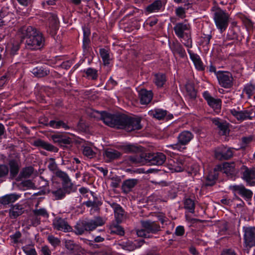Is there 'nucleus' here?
<instances>
[{
  "label": "nucleus",
  "instance_id": "obj_1",
  "mask_svg": "<svg viewBox=\"0 0 255 255\" xmlns=\"http://www.w3.org/2000/svg\"><path fill=\"white\" fill-rule=\"evenodd\" d=\"M101 119L109 127L125 129L127 131L141 128L140 118L129 117L124 114H111L103 112Z\"/></svg>",
  "mask_w": 255,
  "mask_h": 255
},
{
  "label": "nucleus",
  "instance_id": "obj_2",
  "mask_svg": "<svg viewBox=\"0 0 255 255\" xmlns=\"http://www.w3.org/2000/svg\"><path fill=\"white\" fill-rule=\"evenodd\" d=\"M18 35L21 41L25 39L27 48L31 50L39 49L44 45V38L42 34L32 26L22 27L19 29Z\"/></svg>",
  "mask_w": 255,
  "mask_h": 255
},
{
  "label": "nucleus",
  "instance_id": "obj_3",
  "mask_svg": "<svg viewBox=\"0 0 255 255\" xmlns=\"http://www.w3.org/2000/svg\"><path fill=\"white\" fill-rule=\"evenodd\" d=\"M190 25L187 21L177 23L173 28L176 35L179 38L185 40L183 43L188 48H191L192 46L190 35Z\"/></svg>",
  "mask_w": 255,
  "mask_h": 255
},
{
  "label": "nucleus",
  "instance_id": "obj_4",
  "mask_svg": "<svg viewBox=\"0 0 255 255\" xmlns=\"http://www.w3.org/2000/svg\"><path fill=\"white\" fill-rule=\"evenodd\" d=\"M243 230L244 250L249 253L251 248L255 246V227H244Z\"/></svg>",
  "mask_w": 255,
  "mask_h": 255
},
{
  "label": "nucleus",
  "instance_id": "obj_5",
  "mask_svg": "<svg viewBox=\"0 0 255 255\" xmlns=\"http://www.w3.org/2000/svg\"><path fill=\"white\" fill-rule=\"evenodd\" d=\"M214 19L217 28L221 32H223L228 26L229 15L225 11L219 9L214 13Z\"/></svg>",
  "mask_w": 255,
  "mask_h": 255
},
{
  "label": "nucleus",
  "instance_id": "obj_6",
  "mask_svg": "<svg viewBox=\"0 0 255 255\" xmlns=\"http://www.w3.org/2000/svg\"><path fill=\"white\" fill-rule=\"evenodd\" d=\"M230 113L240 122L246 120H252L255 117V113L252 109L240 110V108H238L237 109H231Z\"/></svg>",
  "mask_w": 255,
  "mask_h": 255
},
{
  "label": "nucleus",
  "instance_id": "obj_7",
  "mask_svg": "<svg viewBox=\"0 0 255 255\" xmlns=\"http://www.w3.org/2000/svg\"><path fill=\"white\" fill-rule=\"evenodd\" d=\"M166 159L165 155L161 152L146 153L145 164L161 165L165 162Z\"/></svg>",
  "mask_w": 255,
  "mask_h": 255
},
{
  "label": "nucleus",
  "instance_id": "obj_8",
  "mask_svg": "<svg viewBox=\"0 0 255 255\" xmlns=\"http://www.w3.org/2000/svg\"><path fill=\"white\" fill-rule=\"evenodd\" d=\"M216 76L221 86L225 88H230L233 86V78L230 72L218 71Z\"/></svg>",
  "mask_w": 255,
  "mask_h": 255
},
{
  "label": "nucleus",
  "instance_id": "obj_9",
  "mask_svg": "<svg viewBox=\"0 0 255 255\" xmlns=\"http://www.w3.org/2000/svg\"><path fill=\"white\" fill-rule=\"evenodd\" d=\"M214 153L215 158L220 160H228L233 155V149L224 146L217 147Z\"/></svg>",
  "mask_w": 255,
  "mask_h": 255
},
{
  "label": "nucleus",
  "instance_id": "obj_10",
  "mask_svg": "<svg viewBox=\"0 0 255 255\" xmlns=\"http://www.w3.org/2000/svg\"><path fill=\"white\" fill-rule=\"evenodd\" d=\"M123 163L129 166L145 164V154L127 156Z\"/></svg>",
  "mask_w": 255,
  "mask_h": 255
},
{
  "label": "nucleus",
  "instance_id": "obj_11",
  "mask_svg": "<svg viewBox=\"0 0 255 255\" xmlns=\"http://www.w3.org/2000/svg\"><path fill=\"white\" fill-rule=\"evenodd\" d=\"M242 178L246 181L250 186L255 185V169L254 168H248L243 166L242 168Z\"/></svg>",
  "mask_w": 255,
  "mask_h": 255
},
{
  "label": "nucleus",
  "instance_id": "obj_12",
  "mask_svg": "<svg viewBox=\"0 0 255 255\" xmlns=\"http://www.w3.org/2000/svg\"><path fill=\"white\" fill-rule=\"evenodd\" d=\"M108 203L114 210V215L117 222L118 223L122 222L126 218V214L123 208L119 204L114 202L108 201Z\"/></svg>",
  "mask_w": 255,
  "mask_h": 255
},
{
  "label": "nucleus",
  "instance_id": "obj_13",
  "mask_svg": "<svg viewBox=\"0 0 255 255\" xmlns=\"http://www.w3.org/2000/svg\"><path fill=\"white\" fill-rule=\"evenodd\" d=\"M169 168L175 172L183 171L185 166V159L183 156L174 158L168 161Z\"/></svg>",
  "mask_w": 255,
  "mask_h": 255
},
{
  "label": "nucleus",
  "instance_id": "obj_14",
  "mask_svg": "<svg viewBox=\"0 0 255 255\" xmlns=\"http://www.w3.org/2000/svg\"><path fill=\"white\" fill-rule=\"evenodd\" d=\"M86 231H92L97 227L102 226L105 223L103 219L100 217H96L93 219L84 220Z\"/></svg>",
  "mask_w": 255,
  "mask_h": 255
},
{
  "label": "nucleus",
  "instance_id": "obj_15",
  "mask_svg": "<svg viewBox=\"0 0 255 255\" xmlns=\"http://www.w3.org/2000/svg\"><path fill=\"white\" fill-rule=\"evenodd\" d=\"M203 97L206 100L209 106L214 110H219L221 109L222 102L220 99L213 98L208 91H205L203 93Z\"/></svg>",
  "mask_w": 255,
  "mask_h": 255
},
{
  "label": "nucleus",
  "instance_id": "obj_16",
  "mask_svg": "<svg viewBox=\"0 0 255 255\" xmlns=\"http://www.w3.org/2000/svg\"><path fill=\"white\" fill-rule=\"evenodd\" d=\"M219 170H222L228 176L235 175L238 171V168L236 166L235 162H225L222 166H217Z\"/></svg>",
  "mask_w": 255,
  "mask_h": 255
},
{
  "label": "nucleus",
  "instance_id": "obj_17",
  "mask_svg": "<svg viewBox=\"0 0 255 255\" xmlns=\"http://www.w3.org/2000/svg\"><path fill=\"white\" fill-rule=\"evenodd\" d=\"M52 225L53 228L58 231L67 232L72 229L66 221L61 218H55L53 221Z\"/></svg>",
  "mask_w": 255,
  "mask_h": 255
},
{
  "label": "nucleus",
  "instance_id": "obj_18",
  "mask_svg": "<svg viewBox=\"0 0 255 255\" xmlns=\"http://www.w3.org/2000/svg\"><path fill=\"white\" fill-rule=\"evenodd\" d=\"M13 14L7 7H2L0 10V27H2L7 24L10 21V18Z\"/></svg>",
  "mask_w": 255,
  "mask_h": 255
},
{
  "label": "nucleus",
  "instance_id": "obj_19",
  "mask_svg": "<svg viewBox=\"0 0 255 255\" xmlns=\"http://www.w3.org/2000/svg\"><path fill=\"white\" fill-rule=\"evenodd\" d=\"M169 45L174 55H178L181 58H184L186 55L182 45L177 41L169 42Z\"/></svg>",
  "mask_w": 255,
  "mask_h": 255
},
{
  "label": "nucleus",
  "instance_id": "obj_20",
  "mask_svg": "<svg viewBox=\"0 0 255 255\" xmlns=\"http://www.w3.org/2000/svg\"><path fill=\"white\" fill-rule=\"evenodd\" d=\"M213 124H214L219 130L220 134L222 135H226L229 133V129L228 124L219 118H214L212 120Z\"/></svg>",
  "mask_w": 255,
  "mask_h": 255
},
{
  "label": "nucleus",
  "instance_id": "obj_21",
  "mask_svg": "<svg viewBox=\"0 0 255 255\" xmlns=\"http://www.w3.org/2000/svg\"><path fill=\"white\" fill-rule=\"evenodd\" d=\"M142 228H145L148 234L150 233L155 234L160 231V227L155 222L150 221H144L141 222Z\"/></svg>",
  "mask_w": 255,
  "mask_h": 255
},
{
  "label": "nucleus",
  "instance_id": "obj_22",
  "mask_svg": "<svg viewBox=\"0 0 255 255\" xmlns=\"http://www.w3.org/2000/svg\"><path fill=\"white\" fill-rule=\"evenodd\" d=\"M193 133L189 130L181 132L177 136V141L182 145H187L193 138Z\"/></svg>",
  "mask_w": 255,
  "mask_h": 255
},
{
  "label": "nucleus",
  "instance_id": "obj_23",
  "mask_svg": "<svg viewBox=\"0 0 255 255\" xmlns=\"http://www.w3.org/2000/svg\"><path fill=\"white\" fill-rule=\"evenodd\" d=\"M121 155V152L112 148L107 149L103 153L104 157L108 162L118 159Z\"/></svg>",
  "mask_w": 255,
  "mask_h": 255
},
{
  "label": "nucleus",
  "instance_id": "obj_24",
  "mask_svg": "<svg viewBox=\"0 0 255 255\" xmlns=\"http://www.w3.org/2000/svg\"><path fill=\"white\" fill-rule=\"evenodd\" d=\"M138 97L140 104L147 105L149 104L153 98V94L151 91L141 89L138 92Z\"/></svg>",
  "mask_w": 255,
  "mask_h": 255
},
{
  "label": "nucleus",
  "instance_id": "obj_25",
  "mask_svg": "<svg viewBox=\"0 0 255 255\" xmlns=\"http://www.w3.org/2000/svg\"><path fill=\"white\" fill-rule=\"evenodd\" d=\"M138 180L137 179H128L124 181L122 189L125 193H128L137 184Z\"/></svg>",
  "mask_w": 255,
  "mask_h": 255
},
{
  "label": "nucleus",
  "instance_id": "obj_26",
  "mask_svg": "<svg viewBox=\"0 0 255 255\" xmlns=\"http://www.w3.org/2000/svg\"><path fill=\"white\" fill-rule=\"evenodd\" d=\"M45 125L56 129H59L60 128H63L65 130L70 129V127L66 123L57 119L50 121Z\"/></svg>",
  "mask_w": 255,
  "mask_h": 255
},
{
  "label": "nucleus",
  "instance_id": "obj_27",
  "mask_svg": "<svg viewBox=\"0 0 255 255\" xmlns=\"http://www.w3.org/2000/svg\"><path fill=\"white\" fill-rule=\"evenodd\" d=\"M24 208L21 205L18 204L13 205L9 209V217L11 219H15L24 213Z\"/></svg>",
  "mask_w": 255,
  "mask_h": 255
},
{
  "label": "nucleus",
  "instance_id": "obj_28",
  "mask_svg": "<svg viewBox=\"0 0 255 255\" xmlns=\"http://www.w3.org/2000/svg\"><path fill=\"white\" fill-rule=\"evenodd\" d=\"M20 198V195L13 193L7 194L0 198V203L4 205L12 203Z\"/></svg>",
  "mask_w": 255,
  "mask_h": 255
},
{
  "label": "nucleus",
  "instance_id": "obj_29",
  "mask_svg": "<svg viewBox=\"0 0 255 255\" xmlns=\"http://www.w3.org/2000/svg\"><path fill=\"white\" fill-rule=\"evenodd\" d=\"M188 52L189 54L191 59L193 62L196 68L198 70H203L204 68L203 64L199 57L196 54H194L190 50H188Z\"/></svg>",
  "mask_w": 255,
  "mask_h": 255
},
{
  "label": "nucleus",
  "instance_id": "obj_30",
  "mask_svg": "<svg viewBox=\"0 0 255 255\" xmlns=\"http://www.w3.org/2000/svg\"><path fill=\"white\" fill-rule=\"evenodd\" d=\"M32 74L36 77L41 78L48 75L50 72L48 69L43 67H37L31 71Z\"/></svg>",
  "mask_w": 255,
  "mask_h": 255
},
{
  "label": "nucleus",
  "instance_id": "obj_31",
  "mask_svg": "<svg viewBox=\"0 0 255 255\" xmlns=\"http://www.w3.org/2000/svg\"><path fill=\"white\" fill-rule=\"evenodd\" d=\"M97 148L95 147H91L89 145H85L83 146V153L89 158H93L96 156Z\"/></svg>",
  "mask_w": 255,
  "mask_h": 255
},
{
  "label": "nucleus",
  "instance_id": "obj_32",
  "mask_svg": "<svg viewBox=\"0 0 255 255\" xmlns=\"http://www.w3.org/2000/svg\"><path fill=\"white\" fill-rule=\"evenodd\" d=\"M49 28L51 29V32L55 33L58 28V20L57 17L53 14H50L49 16Z\"/></svg>",
  "mask_w": 255,
  "mask_h": 255
},
{
  "label": "nucleus",
  "instance_id": "obj_33",
  "mask_svg": "<svg viewBox=\"0 0 255 255\" xmlns=\"http://www.w3.org/2000/svg\"><path fill=\"white\" fill-rule=\"evenodd\" d=\"M166 114V111L159 109L151 110L148 112L149 115L159 120L163 119Z\"/></svg>",
  "mask_w": 255,
  "mask_h": 255
},
{
  "label": "nucleus",
  "instance_id": "obj_34",
  "mask_svg": "<svg viewBox=\"0 0 255 255\" xmlns=\"http://www.w3.org/2000/svg\"><path fill=\"white\" fill-rule=\"evenodd\" d=\"M9 165L10 167L9 171L10 172V177L14 178L16 176L19 172V167L18 164L16 161L11 160L9 162Z\"/></svg>",
  "mask_w": 255,
  "mask_h": 255
},
{
  "label": "nucleus",
  "instance_id": "obj_35",
  "mask_svg": "<svg viewBox=\"0 0 255 255\" xmlns=\"http://www.w3.org/2000/svg\"><path fill=\"white\" fill-rule=\"evenodd\" d=\"M34 144L36 146L41 147L48 151H55L56 149V148L53 145L40 139L35 141Z\"/></svg>",
  "mask_w": 255,
  "mask_h": 255
},
{
  "label": "nucleus",
  "instance_id": "obj_36",
  "mask_svg": "<svg viewBox=\"0 0 255 255\" xmlns=\"http://www.w3.org/2000/svg\"><path fill=\"white\" fill-rule=\"evenodd\" d=\"M166 81V78L164 74L158 73L154 75V82L158 87H162Z\"/></svg>",
  "mask_w": 255,
  "mask_h": 255
},
{
  "label": "nucleus",
  "instance_id": "obj_37",
  "mask_svg": "<svg viewBox=\"0 0 255 255\" xmlns=\"http://www.w3.org/2000/svg\"><path fill=\"white\" fill-rule=\"evenodd\" d=\"M161 6L162 3L161 0H156L148 5L146 8V10L149 13L154 12L159 10L161 8Z\"/></svg>",
  "mask_w": 255,
  "mask_h": 255
},
{
  "label": "nucleus",
  "instance_id": "obj_38",
  "mask_svg": "<svg viewBox=\"0 0 255 255\" xmlns=\"http://www.w3.org/2000/svg\"><path fill=\"white\" fill-rule=\"evenodd\" d=\"M33 172V168L31 166H28L23 168L20 171L18 178L19 179L21 178H29Z\"/></svg>",
  "mask_w": 255,
  "mask_h": 255
},
{
  "label": "nucleus",
  "instance_id": "obj_39",
  "mask_svg": "<svg viewBox=\"0 0 255 255\" xmlns=\"http://www.w3.org/2000/svg\"><path fill=\"white\" fill-rule=\"evenodd\" d=\"M86 231L84 220L78 222L74 227V232L76 235H81Z\"/></svg>",
  "mask_w": 255,
  "mask_h": 255
},
{
  "label": "nucleus",
  "instance_id": "obj_40",
  "mask_svg": "<svg viewBox=\"0 0 255 255\" xmlns=\"http://www.w3.org/2000/svg\"><path fill=\"white\" fill-rule=\"evenodd\" d=\"M219 170L217 167L214 169V171L210 172L207 177V183L206 185L208 186H211L215 183V181L218 178V174L216 173V171Z\"/></svg>",
  "mask_w": 255,
  "mask_h": 255
},
{
  "label": "nucleus",
  "instance_id": "obj_41",
  "mask_svg": "<svg viewBox=\"0 0 255 255\" xmlns=\"http://www.w3.org/2000/svg\"><path fill=\"white\" fill-rule=\"evenodd\" d=\"M57 177L61 178L63 182L65 180H67V178L69 177L65 172L62 171L61 170H57L53 173V175L51 177V181L53 183L57 182L56 181Z\"/></svg>",
  "mask_w": 255,
  "mask_h": 255
},
{
  "label": "nucleus",
  "instance_id": "obj_42",
  "mask_svg": "<svg viewBox=\"0 0 255 255\" xmlns=\"http://www.w3.org/2000/svg\"><path fill=\"white\" fill-rule=\"evenodd\" d=\"M99 52L104 65H106L109 64L110 62V57L109 51L106 49L101 48L100 49Z\"/></svg>",
  "mask_w": 255,
  "mask_h": 255
},
{
  "label": "nucleus",
  "instance_id": "obj_43",
  "mask_svg": "<svg viewBox=\"0 0 255 255\" xmlns=\"http://www.w3.org/2000/svg\"><path fill=\"white\" fill-rule=\"evenodd\" d=\"M86 77L89 79L95 80L98 78V71L96 69L89 68L85 71Z\"/></svg>",
  "mask_w": 255,
  "mask_h": 255
},
{
  "label": "nucleus",
  "instance_id": "obj_44",
  "mask_svg": "<svg viewBox=\"0 0 255 255\" xmlns=\"http://www.w3.org/2000/svg\"><path fill=\"white\" fill-rule=\"evenodd\" d=\"M184 208L188 210L189 212L194 213L195 210L194 201L190 198L186 199L184 201Z\"/></svg>",
  "mask_w": 255,
  "mask_h": 255
},
{
  "label": "nucleus",
  "instance_id": "obj_45",
  "mask_svg": "<svg viewBox=\"0 0 255 255\" xmlns=\"http://www.w3.org/2000/svg\"><path fill=\"white\" fill-rule=\"evenodd\" d=\"M122 149L125 152H137L140 151V148L133 144H127L122 146Z\"/></svg>",
  "mask_w": 255,
  "mask_h": 255
},
{
  "label": "nucleus",
  "instance_id": "obj_46",
  "mask_svg": "<svg viewBox=\"0 0 255 255\" xmlns=\"http://www.w3.org/2000/svg\"><path fill=\"white\" fill-rule=\"evenodd\" d=\"M53 196L56 200H61L63 199L67 193L66 191L64 190L62 188H59L55 191L52 192Z\"/></svg>",
  "mask_w": 255,
  "mask_h": 255
},
{
  "label": "nucleus",
  "instance_id": "obj_47",
  "mask_svg": "<svg viewBox=\"0 0 255 255\" xmlns=\"http://www.w3.org/2000/svg\"><path fill=\"white\" fill-rule=\"evenodd\" d=\"M63 189L66 191L67 194H69L73 191V184L71 181V180L68 177L67 180H65L63 182Z\"/></svg>",
  "mask_w": 255,
  "mask_h": 255
},
{
  "label": "nucleus",
  "instance_id": "obj_48",
  "mask_svg": "<svg viewBox=\"0 0 255 255\" xmlns=\"http://www.w3.org/2000/svg\"><path fill=\"white\" fill-rule=\"evenodd\" d=\"M255 90V85L252 84H247L244 89V93H246L249 97H250L254 93Z\"/></svg>",
  "mask_w": 255,
  "mask_h": 255
},
{
  "label": "nucleus",
  "instance_id": "obj_49",
  "mask_svg": "<svg viewBox=\"0 0 255 255\" xmlns=\"http://www.w3.org/2000/svg\"><path fill=\"white\" fill-rule=\"evenodd\" d=\"M239 194L244 198L250 199L252 198L253 193L252 191L246 189L244 186Z\"/></svg>",
  "mask_w": 255,
  "mask_h": 255
},
{
  "label": "nucleus",
  "instance_id": "obj_50",
  "mask_svg": "<svg viewBox=\"0 0 255 255\" xmlns=\"http://www.w3.org/2000/svg\"><path fill=\"white\" fill-rule=\"evenodd\" d=\"M111 233L123 236L125 234L124 230L121 226L119 225L112 226L111 227Z\"/></svg>",
  "mask_w": 255,
  "mask_h": 255
},
{
  "label": "nucleus",
  "instance_id": "obj_51",
  "mask_svg": "<svg viewBox=\"0 0 255 255\" xmlns=\"http://www.w3.org/2000/svg\"><path fill=\"white\" fill-rule=\"evenodd\" d=\"M22 250L26 255H37L35 249L31 247L30 246H23L22 248Z\"/></svg>",
  "mask_w": 255,
  "mask_h": 255
},
{
  "label": "nucleus",
  "instance_id": "obj_52",
  "mask_svg": "<svg viewBox=\"0 0 255 255\" xmlns=\"http://www.w3.org/2000/svg\"><path fill=\"white\" fill-rule=\"evenodd\" d=\"M34 214L37 216H43L44 217H48L49 215L47 210L44 208H40L39 209H34L33 211Z\"/></svg>",
  "mask_w": 255,
  "mask_h": 255
},
{
  "label": "nucleus",
  "instance_id": "obj_53",
  "mask_svg": "<svg viewBox=\"0 0 255 255\" xmlns=\"http://www.w3.org/2000/svg\"><path fill=\"white\" fill-rule=\"evenodd\" d=\"M48 168L54 173L57 169V165L53 158H50L48 161Z\"/></svg>",
  "mask_w": 255,
  "mask_h": 255
},
{
  "label": "nucleus",
  "instance_id": "obj_54",
  "mask_svg": "<svg viewBox=\"0 0 255 255\" xmlns=\"http://www.w3.org/2000/svg\"><path fill=\"white\" fill-rule=\"evenodd\" d=\"M9 172V168L5 164L0 165V178H2L7 175Z\"/></svg>",
  "mask_w": 255,
  "mask_h": 255
},
{
  "label": "nucleus",
  "instance_id": "obj_55",
  "mask_svg": "<svg viewBox=\"0 0 255 255\" xmlns=\"http://www.w3.org/2000/svg\"><path fill=\"white\" fill-rule=\"evenodd\" d=\"M186 89L190 97L195 98L196 97V93L192 85L190 84L186 85Z\"/></svg>",
  "mask_w": 255,
  "mask_h": 255
},
{
  "label": "nucleus",
  "instance_id": "obj_56",
  "mask_svg": "<svg viewBox=\"0 0 255 255\" xmlns=\"http://www.w3.org/2000/svg\"><path fill=\"white\" fill-rule=\"evenodd\" d=\"M211 37L212 36L210 33L207 34L203 33L201 37V42L202 44L207 45L209 44Z\"/></svg>",
  "mask_w": 255,
  "mask_h": 255
},
{
  "label": "nucleus",
  "instance_id": "obj_57",
  "mask_svg": "<svg viewBox=\"0 0 255 255\" xmlns=\"http://www.w3.org/2000/svg\"><path fill=\"white\" fill-rule=\"evenodd\" d=\"M19 47L20 46L18 42H13L10 45V53L12 55L15 54L19 50Z\"/></svg>",
  "mask_w": 255,
  "mask_h": 255
},
{
  "label": "nucleus",
  "instance_id": "obj_58",
  "mask_svg": "<svg viewBox=\"0 0 255 255\" xmlns=\"http://www.w3.org/2000/svg\"><path fill=\"white\" fill-rule=\"evenodd\" d=\"M136 235L138 237L143 238H149L150 236L145 228L137 229L136 231Z\"/></svg>",
  "mask_w": 255,
  "mask_h": 255
},
{
  "label": "nucleus",
  "instance_id": "obj_59",
  "mask_svg": "<svg viewBox=\"0 0 255 255\" xmlns=\"http://www.w3.org/2000/svg\"><path fill=\"white\" fill-rule=\"evenodd\" d=\"M48 240L49 242L54 247L58 246L60 243V241L57 238L52 235L48 237Z\"/></svg>",
  "mask_w": 255,
  "mask_h": 255
},
{
  "label": "nucleus",
  "instance_id": "obj_60",
  "mask_svg": "<svg viewBox=\"0 0 255 255\" xmlns=\"http://www.w3.org/2000/svg\"><path fill=\"white\" fill-rule=\"evenodd\" d=\"M186 145H182L180 143H179L178 141L177 143L174 144H171L170 145H168V147H171L173 149H176L180 151H182L184 149L186 148L185 147Z\"/></svg>",
  "mask_w": 255,
  "mask_h": 255
},
{
  "label": "nucleus",
  "instance_id": "obj_61",
  "mask_svg": "<svg viewBox=\"0 0 255 255\" xmlns=\"http://www.w3.org/2000/svg\"><path fill=\"white\" fill-rule=\"evenodd\" d=\"M90 40L89 37H83V48L85 52H88L90 49L89 44Z\"/></svg>",
  "mask_w": 255,
  "mask_h": 255
},
{
  "label": "nucleus",
  "instance_id": "obj_62",
  "mask_svg": "<svg viewBox=\"0 0 255 255\" xmlns=\"http://www.w3.org/2000/svg\"><path fill=\"white\" fill-rule=\"evenodd\" d=\"M244 185H230L229 187V189L232 190L234 193H238L240 194Z\"/></svg>",
  "mask_w": 255,
  "mask_h": 255
},
{
  "label": "nucleus",
  "instance_id": "obj_63",
  "mask_svg": "<svg viewBox=\"0 0 255 255\" xmlns=\"http://www.w3.org/2000/svg\"><path fill=\"white\" fill-rule=\"evenodd\" d=\"M65 247L68 250L73 252L76 249L77 246L73 243L72 241H67L65 242Z\"/></svg>",
  "mask_w": 255,
  "mask_h": 255
},
{
  "label": "nucleus",
  "instance_id": "obj_64",
  "mask_svg": "<svg viewBox=\"0 0 255 255\" xmlns=\"http://www.w3.org/2000/svg\"><path fill=\"white\" fill-rule=\"evenodd\" d=\"M175 13L178 17L183 18L185 16V10L182 7H178L175 9Z\"/></svg>",
  "mask_w": 255,
  "mask_h": 255
}]
</instances>
